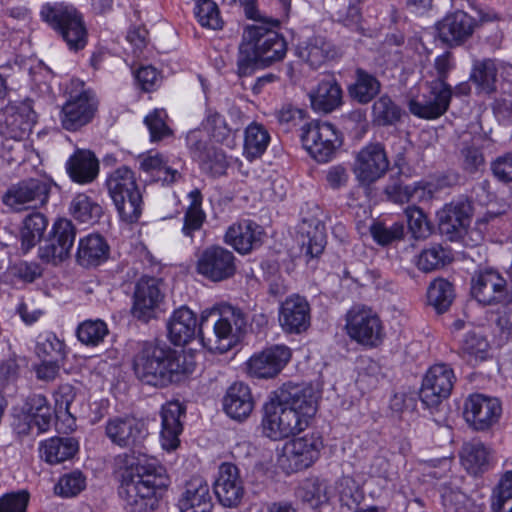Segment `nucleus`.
<instances>
[{
    "label": "nucleus",
    "mask_w": 512,
    "mask_h": 512,
    "mask_svg": "<svg viewBox=\"0 0 512 512\" xmlns=\"http://www.w3.org/2000/svg\"><path fill=\"white\" fill-rule=\"evenodd\" d=\"M318 409V394L312 385L288 382L264 405L263 434L278 441L304 431Z\"/></svg>",
    "instance_id": "obj_1"
},
{
    "label": "nucleus",
    "mask_w": 512,
    "mask_h": 512,
    "mask_svg": "<svg viewBox=\"0 0 512 512\" xmlns=\"http://www.w3.org/2000/svg\"><path fill=\"white\" fill-rule=\"evenodd\" d=\"M126 458L118 494L131 512H148L157 508L169 485L166 469L154 458L145 455Z\"/></svg>",
    "instance_id": "obj_2"
},
{
    "label": "nucleus",
    "mask_w": 512,
    "mask_h": 512,
    "mask_svg": "<svg viewBox=\"0 0 512 512\" xmlns=\"http://www.w3.org/2000/svg\"><path fill=\"white\" fill-rule=\"evenodd\" d=\"M135 376L143 383L166 387L194 371V364L166 344L144 342L133 358Z\"/></svg>",
    "instance_id": "obj_3"
},
{
    "label": "nucleus",
    "mask_w": 512,
    "mask_h": 512,
    "mask_svg": "<svg viewBox=\"0 0 512 512\" xmlns=\"http://www.w3.org/2000/svg\"><path fill=\"white\" fill-rule=\"evenodd\" d=\"M246 323L242 311L230 305L223 306L220 310L204 311L201 315L199 337L209 351L223 354L236 344Z\"/></svg>",
    "instance_id": "obj_4"
},
{
    "label": "nucleus",
    "mask_w": 512,
    "mask_h": 512,
    "mask_svg": "<svg viewBox=\"0 0 512 512\" xmlns=\"http://www.w3.org/2000/svg\"><path fill=\"white\" fill-rule=\"evenodd\" d=\"M41 19L62 39L70 50L78 51L87 44V29L82 14L72 5L46 3L40 10Z\"/></svg>",
    "instance_id": "obj_5"
},
{
    "label": "nucleus",
    "mask_w": 512,
    "mask_h": 512,
    "mask_svg": "<svg viewBox=\"0 0 512 512\" xmlns=\"http://www.w3.org/2000/svg\"><path fill=\"white\" fill-rule=\"evenodd\" d=\"M106 186L120 217L129 223L137 221L141 214L142 196L134 173L126 166L120 167L108 176Z\"/></svg>",
    "instance_id": "obj_6"
},
{
    "label": "nucleus",
    "mask_w": 512,
    "mask_h": 512,
    "mask_svg": "<svg viewBox=\"0 0 512 512\" xmlns=\"http://www.w3.org/2000/svg\"><path fill=\"white\" fill-rule=\"evenodd\" d=\"M53 181L45 177H29L11 184L2 196L10 210L21 212L45 206L50 197Z\"/></svg>",
    "instance_id": "obj_7"
},
{
    "label": "nucleus",
    "mask_w": 512,
    "mask_h": 512,
    "mask_svg": "<svg viewBox=\"0 0 512 512\" xmlns=\"http://www.w3.org/2000/svg\"><path fill=\"white\" fill-rule=\"evenodd\" d=\"M345 328L352 340L367 347H377L385 335L379 316L366 307L350 309L346 315Z\"/></svg>",
    "instance_id": "obj_8"
},
{
    "label": "nucleus",
    "mask_w": 512,
    "mask_h": 512,
    "mask_svg": "<svg viewBox=\"0 0 512 512\" xmlns=\"http://www.w3.org/2000/svg\"><path fill=\"white\" fill-rule=\"evenodd\" d=\"M423 85L425 91L421 96L409 101V111L421 119H437L449 109L453 89L449 84H443L442 82L424 81Z\"/></svg>",
    "instance_id": "obj_9"
},
{
    "label": "nucleus",
    "mask_w": 512,
    "mask_h": 512,
    "mask_svg": "<svg viewBox=\"0 0 512 512\" xmlns=\"http://www.w3.org/2000/svg\"><path fill=\"white\" fill-rule=\"evenodd\" d=\"M76 85L81 89L70 92L60 115L62 127L68 131H76L90 123L97 111V101L92 91L84 89L83 82Z\"/></svg>",
    "instance_id": "obj_10"
},
{
    "label": "nucleus",
    "mask_w": 512,
    "mask_h": 512,
    "mask_svg": "<svg viewBox=\"0 0 512 512\" xmlns=\"http://www.w3.org/2000/svg\"><path fill=\"white\" fill-rule=\"evenodd\" d=\"M301 141L311 157L318 162L329 161L341 144L336 129L327 122H311L303 126Z\"/></svg>",
    "instance_id": "obj_11"
},
{
    "label": "nucleus",
    "mask_w": 512,
    "mask_h": 512,
    "mask_svg": "<svg viewBox=\"0 0 512 512\" xmlns=\"http://www.w3.org/2000/svg\"><path fill=\"white\" fill-rule=\"evenodd\" d=\"M244 35L258 54L261 66H269L285 57L286 41L275 30L264 25H252L245 29Z\"/></svg>",
    "instance_id": "obj_12"
},
{
    "label": "nucleus",
    "mask_w": 512,
    "mask_h": 512,
    "mask_svg": "<svg viewBox=\"0 0 512 512\" xmlns=\"http://www.w3.org/2000/svg\"><path fill=\"white\" fill-rule=\"evenodd\" d=\"M196 270L212 282H221L235 275L236 257L233 252L222 246H209L200 254Z\"/></svg>",
    "instance_id": "obj_13"
},
{
    "label": "nucleus",
    "mask_w": 512,
    "mask_h": 512,
    "mask_svg": "<svg viewBox=\"0 0 512 512\" xmlns=\"http://www.w3.org/2000/svg\"><path fill=\"white\" fill-rule=\"evenodd\" d=\"M76 237V228L71 220L59 219L44 243L39 247V257L47 263L57 264L70 255Z\"/></svg>",
    "instance_id": "obj_14"
},
{
    "label": "nucleus",
    "mask_w": 512,
    "mask_h": 512,
    "mask_svg": "<svg viewBox=\"0 0 512 512\" xmlns=\"http://www.w3.org/2000/svg\"><path fill=\"white\" fill-rule=\"evenodd\" d=\"M455 375L447 364H435L427 371L420 389V399L429 408L446 399L453 388Z\"/></svg>",
    "instance_id": "obj_15"
},
{
    "label": "nucleus",
    "mask_w": 512,
    "mask_h": 512,
    "mask_svg": "<svg viewBox=\"0 0 512 512\" xmlns=\"http://www.w3.org/2000/svg\"><path fill=\"white\" fill-rule=\"evenodd\" d=\"M109 440L121 447H137L148 435L143 421L132 416H115L109 418L105 426Z\"/></svg>",
    "instance_id": "obj_16"
},
{
    "label": "nucleus",
    "mask_w": 512,
    "mask_h": 512,
    "mask_svg": "<svg viewBox=\"0 0 512 512\" xmlns=\"http://www.w3.org/2000/svg\"><path fill=\"white\" fill-rule=\"evenodd\" d=\"M291 357L290 349L275 345L253 354L247 361V372L251 377L271 379L277 376Z\"/></svg>",
    "instance_id": "obj_17"
},
{
    "label": "nucleus",
    "mask_w": 512,
    "mask_h": 512,
    "mask_svg": "<svg viewBox=\"0 0 512 512\" xmlns=\"http://www.w3.org/2000/svg\"><path fill=\"white\" fill-rule=\"evenodd\" d=\"M389 162L381 144H369L362 148L355 160L354 173L361 183L370 184L388 170Z\"/></svg>",
    "instance_id": "obj_18"
},
{
    "label": "nucleus",
    "mask_w": 512,
    "mask_h": 512,
    "mask_svg": "<svg viewBox=\"0 0 512 512\" xmlns=\"http://www.w3.org/2000/svg\"><path fill=\"white\" fill-rule=\"evenodd\" d=\"M323 442L316 434H306L287 442L283 448V457L290 462L293 471L310 467L319 457Z\"/></svg>",
    "instance_id": "obj_19"
},
{
    "label": "nucleus",
    "mask_w": 512,
    "mask_h": 512,
    "mask_svg": "<svg viewBox=\"0 0 512 512\" xmlns=\"http://www.w3.org/2000/svg\"><path fill=\"white\" fill-rule=\"evenodd\" d=\"M214 492L221 505L234 508L240 505L245 489L239 469L232 463H222L214 482Z\"/></svg>",
    "instance_id": "obj_20"
},
{
    "label": "nucleus",
    "mask_w": 512,
    "mask_h": 512,
    "mask_svg": "<svg viewBox=\"0 0 512 512\" xmlns=\"http://www.w3.org/2000/svg\"><path fill=\"white\" fill-rule=\"evenodd\" d=\"M501 414V405L496 398L482 394L471 395L465 402L464 416L475 430H486Z\"/></svg>",
    "instance_id": "obj_21"
},
{
    "label": "nucleus",
    "mask_w": 512,
    "mask_h": 512,
    "mask_svg": "<svg viewBox=\"0 0 512 512\" xmlns=\"http://www.w3.org/2000/svg\"><path fill=\"white\" fill-rule=\"evenodd\" d=\"M506 288V280L492 269L479 271L471 280L473 297L484 305L503 302L506 298Z\"/></svg>",
    "instance_id": "obj_22"
},
{
    "label": "nucleus",
    "mask_w": 512,
    "mask_h": 512,
    "mask_svg": "<svg viewBox=\"0 0 512 512\" xmlns=\"http://www.w3.org/2000/svg\"><path fill=\"white\" fill-rule=\"evenodd\" d=\"M132 313L140 320L148 321L155 317L156 310L164 299V294L156 278H141L135 287Z\"/></svg>",
    "instance_id": "obj_23"
},
{
    "label": "nucleus",
    "mask_w": 512,
    "mask_h": 512,
    "mask_svg": "<svg viewBox=\"0 0 512 512\" xmlns=\"http://www.w3.org/2000/svg\"><path fill=\"white\" fill-rule=\"evenodd\" d=\"M471 215L472 206L467 200L445 205L438 213L440 232L452 241L461 237L470 224Z\"/></svg>",
    "instance_id": "obj_24"
},
{
    "label": "nucleus",
    "mask_w": 512,
    "mask_h": 512,
    "mask_svg": "<svg viewBox=\"0 0 512 512\" xmlns=\"http://www.w3.org/2000/svg\"><path fill=\"white\" fill-rule=\"evenodd\" d=\"M476 27V21L466 12L458 10L446 15L438 24L440 40L449 46H458L468 40Z\"/></svg>",
    "instance_id": "obj_25"
},
{
    "label": "nucleus",
    "mask_w": 512,
    "mask_h": 512,
    "mask_svg": "<svg viewBox=\"0 0 512 512\" xmlns=\"http://www.w3.org/2000/svg\"><path fill=\"white\" fill-rule=\"evenodd\" d=\"M279 323L288 333H301L310 325V306L304 297L293 295L282 302Z\"/></svg>",
    "instance_id": "obj_26"
},
{
    "label": "nucleus",
    "mask_w": 512,
    "mask_h": 512,
    "mask_svg": "<svg viewBox=\"0 0 512 512\" xmlns=\"http://www.w3.org/2000/svg\"><path fill=\"white\" fill-rule=\"evenodd\" d=\"M184 414L185 407L178 401L168 402L162 407L160 443L163 449L171 451L179 446V435L183 429L180 419Z\"/></svg>",
    "instance_id": "obj_27"
},
{
    "label": "nucleus",
    "mask_w": 512,
    "mask_h": 512,
    "mask_svg": "<svg viewBox=\"0 0 512 512\" xmlns=\"http://www.w3.org/2000/svg\"><path fill=\"white\" fill-rule=\"evenodd\" d=\"M200 323L195 313L186 306L176 309L169 318L167 329L170 341L177 346L185 345L199 334Z\"/></svg>",
    "instance_id": "obj_28"
},
{
    "label": "nucleus",
    "mask_w": 512,
    "mask_h": 512,
    "mask_svg": "<svg viewBox=\"0 0 512 512\" xmlns=\"http://www.w3.org/2000/svg\"><path fill=\"white\" fill-rule=\"evenodd\" d=\"M212 498L208 483L199 476L187 481L179 499L180 512H211Z\"/></svg>",
    "instance_id": "obj_29"
},
{
    "label": "nucleus",
    "mask_w": 512,
    "mask_h": 512,
    "mask_svg": "<svg viewBox=\"0 0 512 512\" xmlns=\"http://www.w3.org/2000/svg\"><path fill=\"white\" fill-rule=\"evenodd\" d=\"M261 226L251 220H242L231 225L224 240L239 253L245 254L261 244Z\"/></svg>",
    "instance_id": "obj_30"
},
{
    "label": "nucleus",
    "mask_w": 512,
    "mask_h": 512,
    "mask_svg": "<svg viewBox=\"0 0 512 512\" xmlns=\"http://www.w3.org/2000/svg\"><path fill=\"white\" fill-rule=\"evenodd\" d=\"M223 407L226 414L232 419L238 421L246 419L254 408V401L248 385L242 382L232 384L224 396Z\"/></svg>",
    "instance_id": "obj_31"
},
{
    "label": "nucleus",
    "mask_w": 512,
    "mask_h": 512,
    "mask_svg": "<svg viewBox=\"0 0 512 512\" xmlns=\"http://www.w3.org/2000/svg\"><path fill=\"white\" fill-rule=\"evenodd\" d=\"M70 178L80 184L91 183L99 173V161L90 150L77 149L66 164Z\"/></svg>",
    "instance_id": "obj_32"
},
{
    "label": "nucleus",
    "mask_w": 512,
    "mask_h": 512,
    "mask_svg": "<svg viewBox=\"0 0 512 512\" xmlns=\"http://www.w3.org/2000/svg\"><path fill=\"white\" fill-rule=\"evenodd\" d=\"M311 106L315 111L329 113L342 103V89L336 79L328 77L321 80L316 89L309 94Z\"/></svg>",
    "instance_id": "obj_33"
},
{
    "label": "nucleus",
    "mask_w": 512,
    "mask_h": 512,
    "mask_svg": "<svg viewBox=\"0 0 512 512\" xmlns=\"http://www.w3.org/2000/svg\"><path fill=\"white\" fill-rule=\"evenodd\" d=\"M462 466L473 475H479L489 469L491 460L490 449L479 440H471L463 444L460 450Z\"/></svg>",
    "instance_id": "obj_34"
},
{
    "label": "nucleus",
    "mask_w": 512,
    "mask_h": 512,
    "mask_svg": "<svg viewBox=\"0 0 512 512\" xmlns=\"http://www.w3.org/2000/svg\"><path fill=\"white\" fill-rule=\"evenodd\" d=\"M109 246L98 234H91L79 241L76 259L84 267L97 266L108 258Z\"/></svg>",
    "instance_id": "obj_35"
},
{
    "label": "nucleus",
    "mask_w": 512,
    "mask_h": 512,
    "mask_svg": "<svg viewBox=\"0 0 512 512\" xmlns=\"http://www.w3.org/2000/svg\"><path fill=\"white\" fill-rule=\"evenodd\" d=\"M79 449L73 437H52L40 444L41 457L49 464H58L74 457Z\"/></svg>",
    "instance_id": "obj_36"
},
{
    "label": "nucleus",
    "mask_w": 512,
    "mask_h": 512,
    "mask_svg": "<svg viewBox=\"0 0 512 512\" xmlns=\"http://www.w3.org/2000/svg\"><path fill=\"white\" fill-rule=\"evenodd\" d=\"M298 56L311 67L318 68L336 56L333 44L323 36H313L298 47Z\"/></svg>",
    "instance_id": "obj_37"
},
{
    "label": "nucleus",
    "mask_w": 512,
    "mask_h": 512,
    "mask_svg": "<svg viewBox=\"0 0 512 512\" xmlns=\"http://www.w3.org/2000/svg\"><path fill=\"white\" fill-rule=\"evenodd\" d=\"M380 90V81L362 68L356 69L355 82L348 88L350 97L360 104H367L372 101Z\"/></svg>",
    "instance_id": "obj_38"
},
{
    "label": "nucleus",
    "mask_w": 512,
    "mask_h": 512,
    "mask_svg": "<svg viewBox=\"0 0 512 512\" xmlns=\"http://www.w3.org/2000/svg\"><path fill=\"white\" fill-rule=\"evenodd\" d=\"M140 168L156 182L170 185L181 178V173L172 168L160 154L146 155L140 159Z\"/></svg>",
    "instance_id": "obj_39"
},
{
    "label": "nucleus",
    "mask_w": 512,
    "mask_h": 512,
    "mask_svg": "<svg viewBox=\"0 0 512 512\" xmlns=\"http://www.w3.org/2000/svg\"><path fill=\"white\" fill-rule=\"evenodd\" d=\"M70 213L79 222L93 225L103 215L102 207L84 193L77 194L70 203Z\"/></svg>",
    "instance_id": "obj_40"
},
{
    "label": "nucleus",
    "mask_w": 512,
    "mask_h": 512,
    "mask_svg": "<svg viewBox=\"0 0 512 512\" xmlns=\"http://www.w3.org/2000/svg\"><path fill=\"white\" fill-rule=\"evenodd\" d=\"M455 298L453 285L446 279L433 280L427 290V299L439 314L446 312Z\"/></svg>",
    "instance_id": "obj_41"
},
{
    "label": "nucleus",
    "mask_w": 512,
    "mask_h": 512,
    "mask_svg": "<svg viewBox=\"0 0 512 512\" xmlns=\"http://www.w3.org/2000/svg\"><path fill=\"white\" fill-rule=\"evenodd\" d=\"M188 197L190 205L184 214L182 232L185 236L192 237L194 232L199 231L206 219V214L202 209V194L199 189L192 190Z\"/></svg>",
    "instance_id": "obj_42"
},
{
    "label": "nucleus",
    "mask_w": 512,
    "mask_h": 512,
    "mask_svg": "<svg viewBox=\"0 0 512 512\" xmlns=\"http://www.w3.org/2000/svg\"><path fill=\"white\" fill-rule=\"evenodd\" d=\"M270 135L263 125L251 123L245 130L244 153L250 160L260 157L267 149Z\"/></svg>",
    "instance_id": "obj_43"
},
{
    "label": "nucleus",
    "mask_w": 512,
    "mask_h": 512,
    "mask_svg": "<svg viewBox=\"0 0 512 512\" xmlns=\"http://www.w3.org/2000/svg\"><path fill=\"white\" fill-rule=\"evenodd\" d=\"M55 400V413L58 419L67 421V428L73 430L76 426V417L71 411V405L76 397L75 388L68 383L61 384L53 394Z\"/></svg>",
    "instance_id": "obj_44"
},
{
    "label": "nucleus",
    "mask_w": 512,
    "mask_h": 512,
    "mask_svg": "<svg viewBox=\"0 0 512 512\" xmlns=\"http://www.w3.org/2000/svg\"><path fill=\"white\" fill-rule=\"evenodd\" d=\"M401 115V108L388 95L379 97L372 106V121L378 126L394 125Z\"/></svg>",
    "instance_id": "obj_45"
},
{
    "label": "nucleus",
    "mask_w": 512,
    "mask_h": 512,
    "mask_svg": "<svg viewBox=\"0 0 512 512\" xmlns=\"http://www.w3.org/2000/svg\"><path fill=\"white\" fill-rule=\"evenodd\" d=\"M48 225L46 217L40 212L26 216L21 229L22 248L26 251L36 245Z\"/></svg>",
    "instance_id": "obj_46"
},
{
    "label": "nucleus",
    "mask_w": 512,
    "mask_h": 512,
    "mask_svg": "<svg viewBox=\"0 0 512 512\" xmlns=\"http://www.w3.org/2000/svg\"><path fill=\"white\" fill-rule=\"evenodd\" d=\"M442 504L446 512H479L480 508L463 492L450 485L441 487Z\"/></svg>",
    "instance_id": "obj_47"
},
{
    "label": "nucleus",
    "mask_w": 512,
    "mask_h": 512,
    "mask_svg": "<svg viewBox=\"0 0 512 512\" xmlns=\"http://www.w3.org/2000/svg\"><path fill=\"white\" fill-rule=\"evenodd\" d=\"M452 259L450 250L440 244H434L422 250L417 258L416 265L423 272H431L444 267Z\"/></svg>",
    "instance_id": "obj_48"
},
{
    "label": "nucleus",
    "mask_w": 512,
    "mask_h": 512,
    "mask_svg": "<svg viewBox=\"0 0 512 512\" xmlns=\"http://www.w3.org/2000/svg\"><path fill=\"white\" fill-rule=\"evenodd\" d=\"M489 344L487 340L474 332H469L464 336L460 346V355L467 362L476 364L483 361L488 356Z\"/></svg>",
    "instance_id": "obj_49"
},
{
    "label": "nucleus",
    "mask_w": 512,
    "mask_h": 512,
    "mask_svg": "<svg viewBox=\"0 0 512 512\" xmlns=\"http://www.w3.org/2000/svg\"><path fill=\"white\" fill-rule=\"evenodd\" d=\"M470 79L481 91L485 93L493 92L497 80V67L495 62L491 59L476 61Z\"/></svg>",
    "instance_id": "obj_50"
},
{
    "label": "nucleus",
    "mask_w": 512,
    "mask_h": 512,
    "mask_svg": "<svg viewBox=\"0 0 512 512\" xmlns=\"http://www.w3.org/2000/svg\"><path fill=\"white\" fill-rule=\"evenodd\" d=\"M326 245V235L324 225L319 221L309 229L303 232L301 248L306 256L316 258L321 255Z\"/></svg>",
    "instance_id": "obj_51"
},
{
    "label": "nucleus",
    "mask_w": 512,
    "mask_h": 512,
    "mask_svg": "<svg viewBox=\"0 0 512 512\" xmlns=\"http://www.w3.org/2000/svg\"><path fill=\"white\" fill-rule=\"evenodd\" d=\"M259 66H261L260 58H258V54L243 34L237 57L238 76H250Z\"/></svg>",
    "instance_id": "obj_52"
},
{
    "label": "nucleus",
    "mask_w": 512,
    "mask_h": 512,
    "mask_svg": "<svg viewBox=\"0 0 512 512\" xmlns=\"http://www.w3.org/2000/svg\"><path fill=\"white\" fill-rule=\"evenodd\" d=\"M107 334V325L102 320H86L77 328L79 341L88 346H97Z\"/></svg>",
    "instance_id": "obj_53"
},
{
    "label": "nucleus",
    "mask_w": 512,
    "mask_h": 512,
    "mask_svg": "<svg viewBox=\"0 0 512 512\" xmlns=\"http://www.w3.org/2000/svg\"><path fill=\"white\" fill-rule=\"evenodd\" d=\"M86 487V477L79 470L62 475L54 487L55 494L69 498L78 495Z\"/></svg>",
    "instance_id": "obj_54"
},
{
    "label": "nucleus",
    "mask_w": 512,
    "mask_h": 512,
    "mask_svg": "<svg viewBox=\"0 0 512 512\" xmlns=\"http://www.w3.org/2000/svg\"><path fill=\"white\" fill-rule=\"evenodd\" d=\"M369 231L373 240L381 246L389 245L404 236V226L400 222H395L391 226H386L382 222H373Z\"/></svg>",
    "instance_id": "obj_55"
},
{
    "label": "nucleus",
    "mask_w": 512,
    "mask_h": 512,
    "mask_svg": "<svg viewBox=\"0 0 512 512\" xmlns=\"http://www.w3.org/2000/svg\"><path fill=\"white\" fill-rule=\"evenodd\" d=\"M453 68V56L450 52H445L434 59L432 68L424 76V81L448 84L447 78Z\"/></svg>",
    "instance_id": "obj_56"
},
{
    "label": "nucleus",
    "mask_w": 512,
    "mask_h": 512,
    "mask_svg": "<svg viewBox=\"0 0 512 512\" xmlns=\"http://www.w3.org/2000/svg\"><path fill=\"white\" fill-rule=\"evenodd\" d=\"M492 509L494 512H512V470L503 474Z\"/></svg>",
    "instance_id": "obj_57"
},
{
    "label": "nucleus",
    "mask_w": 512,
    "mask_h": 512,
    "mask_svg": "<svg viewBox=\"0 0 512 512\" xmlns=\"http://www.w3.org/2000/svg\"><path fill=\"white\" fill-rule=\"evenodd\" d=\"M195 15L198 22L203 27L211 29H219L222 27L218 6L212 0H204L199 2V4H196Z\"/></svg>",
    "instance_id": "obj_58"
},
{
    "label": "nucleus",
    "mask_w": 512,
    "mask_h": 512,
    "mask_svg": "<svg viewBox=\"0 0 512 512\" xmlns=\"http://www.w3.org/2000/svg\"><path fill=\"white\" fill-rule=\"evenodd\" d=\"M64 342L54 333H46L39 337L36 352L40 357H50L51 360H58L64 356Z\"/></svg>",
    "instance_id": "obj_59"
},
{
    "label": "nucleus",
    "mask_w": 512,
    "mask_h": 512,
    "mask_svg": "<svg viewBox=\"0 0 512 512\" xmlns=\"http://www.w3.org/2000/svg\"><path fill=\"white\" fill-rule=\"evenodd\" d=\"M166 117V112L161 109H155L145 117L144 122L149 129L151 141H159L171 134L166 124Z\"/></svg>",
    "instance_id": "obj_60"
},
{
    "label": "nucleus",
    "mask_w": 512,
    "mask_h": 512,
    "mask_svg": "<svg viewBox=\"0 0 512 512\" xmlns=\"http://www.w3.org/2000/svg\"><path fill=\"white\" fill-rule=\"evenodd\" d=\"M408 227L413 236L417 239L425 238L431 233V227L424 213L415 206L405 209Z\"/></svg>",
    "instance_id": "obj_61"
},
{
    "label": "nucleus",
    "mask_w": 512,
    "mask_h": 512,
    "mask_svg": "<svg viewBox=\"0 0 512 512\" xmlns=\"http://www.w3.org/2000/svg\"><path fill=\"white\" fill-rule=\"evenodd\" d=\"M201 165L203 171L212 176H221L226 172L228 161L222 150L212 148L206 152Z\"/></svg>",
    "instance_id": "obj_62"
},
{
    "label": "nucleus",
    "mask_w": 512,
    "mask_h": 512,
    "mask_svg": "<svg viewBox=\"0 0 512 512\" xmlns=\"http://www.w3.org/2000/svg\"><path fill=\"white\" fill-rule=\"evenodd\" d=\"M204 126L217 142H223L232 131L224 117L216 111L208 112Z\"/></svg>",
    "instance_id": "obj_63"
},
{
    "label": "nucleus",
    "mask_w": 512,
    "mask_h": 512,
    "mask_svg": "<svg viewBox=\"0 0 512 512\" xmlns=\"http://www.w3.org/2000/svg\"><path fill=\"white\" fill-rule=\"evenodd\" d=\"M491 170L495 178L500 182H512V152H507L498 156L491 163Z\"/></svg>",
    "instance_id": "obj_64"
}]
</instances>
